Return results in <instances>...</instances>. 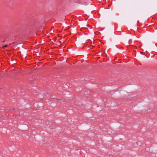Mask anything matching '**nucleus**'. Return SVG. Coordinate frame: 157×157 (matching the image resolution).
Segmentation results:
<instances>
[{
  "label": "nucleus",
  "mask_w": 157,
  "mask_h": 157,
  "mask_svg": "<svg viewBox=\"0 0 157 157\" xmlns=\"http://www.w3.org/2000/svg\"><path fill=\"white\" fill-rule=\"evenodd\" d=\"M112 33L113 34L114 33V27L113 26H112Z\"/></svg>",
  "instance_id": "obj_1"
},
{
  "label": "nucleus",
  "mask_w": 157,
  "mask_h": 157,
  "mask_svg": "<svg viewBox=\"0 0 157 157\" xmlns=\"http://www.w3.org/2000/svg\"><path fill=\"white\" fill-rule=\"evenodd\" d=\"M7 46V45H5L3 46V48H4V47H6Z\"/></svg>",
  "instance_id": "obj_2"
},
{
  "label": "nucleus",
  "mask_w": 157,
  "mask_h": 157,
  "mask_svg": "<svg viewBox=\"0 0 157 157\" xmlns=\"http://www.w3.org/2000/svg\"><path fill=\"white\" fill-rule=\"evenodd\" d=\"M131 39H130L129 41V43L130 44V41H131Z\"/></svg>",
  "instance_id": "obj_3"
}]
</instances>
